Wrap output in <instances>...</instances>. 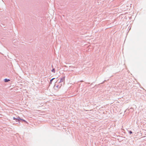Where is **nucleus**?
Instances as JSON below:
<instances>
[{"instance_id":"nucleus-1","label":"nucleus","mask_w":146,"mask_h":146,"mask_svg":"<svg viewBox=\"0 0 146 146\" xmlns=\"http://www.w3.org/2000/svg\"><path fill=\"white\" fill-rule=\"evenodd\" d=\"M16 119L18 120L19 121H20V120H21L23 121H24L27 123V124L28 123V122L27 121L25 120L21 119L19 117H18Z\"/></svg>"},{"instance_id":"nucleus-2","label":"nucleus","mask_w":146,"mask_h":146,"mask_svg":"<svg viewBox=\"0 0 146 146\" xmlns=\"http://www.w3.org/2000/svg\"><path fill=\"white\" fill-rule=\"evenodd\" d=\"M64 80H65V77H62V78H61L60 81L59 82L60 83V82H64Z\"/></svg>"},{"instance_id":"nucleus-3","label":"nucleus","mask_w":146,"mask_h":146,"mask_svg":"<svg viewBox=\"0 0 146 146\" xmlns=\"http://www.w3.org/2000/svg\"><path fill=\"white\" fill-rule=\"evenodd\" d=\"M10 80L9 79H4V81L5 82H8Z\"/></svg>"},{"instance_id":"nucleus-4","label":"nucleus","mask_w":146,"mask_h":146,"mask_svg":"<svg viewBox=\"0 0 146 146\" xmlns=\"http://www.w3.org/2000/svg\"><path fill=\"white\" fill-rule=\"evenodd\" d=\"M52 72H53L54 73H55V69L54 68H53L52 69Z\"/></svg>"},{"instance_id":"nucleus-5","label":"nucleus","mask_w":146,"mask_h":146,"mask_svg":"<svg viewBox=\"0 0 146 146\" xmlns=\"http://www.w3.org/2000/svg\"><path fill=\"white\" fill-rule=\"evenodd\" d=\"M55 79V78H52V79H51L50 80V83L51 84V83H52V81Z\"/></svg>"},{"instance_id":"nucleus-6","label":"nucleus","mask_w":146,"mask_h":146,"mask_svg":"<svg viewBox=\"0 0 146 146\" xmlns=\"http://www.w3.org/2000/svg\"><path fill=\"white\" fill-rule=\"evenodd\" d=\"M17 118H15V117H13V119H16Z\"/></svg>"},{"instance_id":"nucleus-7","label":"nucleus","mask_w":146,"mask_h":146,"mask_svg":"<svg viewBox=\"0 0 146 146\" xmlns=\"http://www.w3.org/2000/svg\"><path fill=\"white\" fill-rule=\"evenodd\" d=\"M129 133H130V134H131V133H132V132L131 131H129Z\"/></svg>"}]
</instances>
